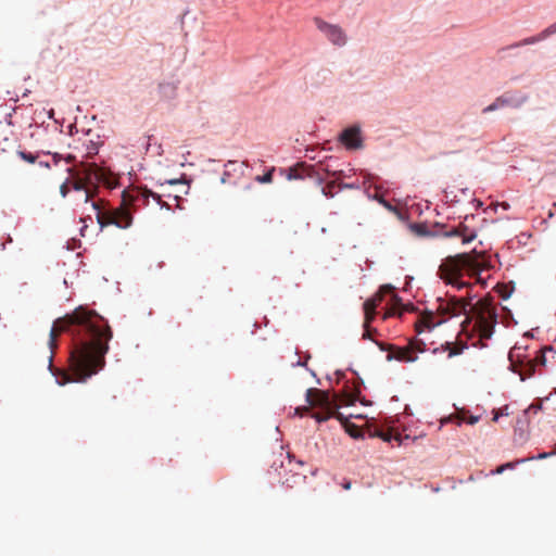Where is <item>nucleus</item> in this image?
<instances>
[{"label":"nucleus","mask_w":556,"mask_h":556,"mask_svg":"<svg viewBox=\"0 0 556 556\" xmlns=\"http://www.w3.org/2000/svg\"><path fill=\"white\" fill-rule=\"evenodd\" d=\"M72 337L70 368L74 379L63 372L59 384L71 381L85 382L105 366V355L113 331L108 320L97 312L79 306L72 313L54 320L49 336V369L52 370L53 351L58 346V337L62 333Z\"/></svg>","instance_id":"nucleus-1"},{"label":"nucleus","mask_w":556,"mask_h":556,"mask_svg":"<svg viewBox=\"0 0 556 556\" xmlns=\"http://www.w3.org/2000/svg\"><path fill=\"white\" fill-rule=\"evenodd\" d=\"M465 314L466 318L462 323V331L472 341L473 346L484 348V340L491 339L494 328L497 324L496 308L488 301L480 300L475 305L469 301L456 296L438 299L435 312H424L416 321L418 333L430 331L434 327L443 324L454 316Z\"/></svg>","instance_id":"nucleus-2"},{"label":"nucleus","mask_w":556,"mask_h":556,"mask_svg":"<svg viewBox=\"0 0 556 556\" xmlns=\"http://www.w3.org/2000/svg\"><path fill=\"white\" fill-rule=\"evenodd\" d=\"M491 267L490 261L483 252L476 250L445 257L438 269L439 277L446 283L463 289L469 287L464 277L476 278L478 283L484 285L481 273Z\"/></svg>","instance_id":"nucleus-3"},{"label":"nucleus","mask_w":556,"mask_h":556,"mask_svg":"<svg viewBox=\"0 0 556 556\" xmlns=\"http://www.w3.org/2000/svg\"><path fill=\"white\" fill-rule=\"evenodd\" d=\"M152 197L157 202H161V197L148 189H130L123 191L122 203L118 207L105 208L102 201L92 202V207L96 211L97 222L100 228L114 225L121 229H127L132 224L131 206H136L139 201L143 203Z\"/></svg>","instance_id":"nucleus-4"},{"label":"nucleus","mask_w":556,"mask_h":556,"mask_svg":"<svg viewBox=\"0 0 556 556\" xmlns=\"http://www.w3.org/2000/svg\"><path fill=\"white\" fill-rule=\"evenodd\" d=\"M68 174L72 176L73 181H70L72 188L76 191H85L84 202H89L93 197V190L99 182L112 187L105 169L99 167L94 163H80L79 166L67 168Z\"/></svg>","instance_id":"nucleus-5"},{"label":"nucleus","mask_w":556,"mask_h":556,"mask_svg":"<svg viewBox=\"0 0 556 556\" xmlns=\"http://www.w3.org/2000/svg\"><path fill=\"white\" fill-rule=\"evenodd\" d=\"M526 350L515 345L508 354L510 369L520 376L521 380L530 378L536 367L545 365V350H538L533 357L527 355Z\"/></svg>","instance_id":"nucleus-6"},{"label":"nucleus","mask_w":556,"mask_h":556,"mask_svg":"<svg viewBox=\"0 0 556 556\" xmlns=\"http://www.w3.org/2000/svg\"><path fill=\"white\" fill-rule=\"evenodd\" d=\"M380 350L388 351L387 359L412 363L417 361L418 353L425 352L426 344L420 340H412L406 346H396L387 343H378Z\"/></svg>","instance_id":"nucleus-7"},{"label":"nucleus","mask_w":556,"mask_h":556,"mask_svg":"<svg viewBox=\"0 0 556 556\" xmlns=\"http://www.w3.org/2000/svg\"><path fill=\"white\" fill-rule=\"evenodd\" d=\"M305 397L308 405L299 406L294 410V414L300 417L306 415L313 407H320L324 410L331 408L332 400L330 399L329 393L326 391L309 388L306 390Z\"/></svg>","instance_id":"nucleus-8"},{"label":"nucleus","mask_w":556,"mask_h":556,"mask_svg":"<svg viewBox=\"0 0 556 556\" xmlns=\"http://www.w3.org/2000/svg\"><path fill=\"white\" fill-rule=\"evenodd\" d=\"M315 24L317 28L321 30L333 45H345L346 37L341 27L328 24L320 18H315Z\"/></svg>","instance_id":"nucleus-9"},{"label":"nucleus","mask_w":556,"mask_h":556,"mask_svg":"<svg viewBox=\"0 0 556 556\" xmlns=\"http://www.w3.org/2000/svg\"><path fill=\"white\" fill-rule=\"evenodd\" d=\"M444 237H458L463 243H469L476 239L477 232L475 229L469 228L464 223H460L456 227H452L443 233Z\"/></svg>","instance_id":"nucleus-10"},{"label":"nucleus","mask_w":556,"mask_h":556,"mask_svg":"<svg viewBox=\"0 0 556 556\" xmlns=\"http://www.w3.org/2000/svg\"><path fill=\"white\" fill-rule=\"evenodd\" d=\"M340 140L349 149L362 148L361 129L358 127L346 128L342 131Z\"/></svg>","instance_id":"nucleus-11"},{"label":"nucleus","mask_w":556,"mask_h":556,"mask_svg":"<svg viewBox=\"0 0 556 556\" xmlns=\"http://www.w3.org/2000/svg\"><path fill=\"white\" fill-rule=\"evenodd\" d=\"M392 288L390 286H383L380 290L370 299L366 300L363 304L364 312H376L377 307L382 303L384 292H390Z\"/></svg>","instance_id":"nucleus-12"},{"label":"nucleus","mask_w":556,"mask_h":556,"mask_svg":"<svg viewBox=\"0 0 556 556\" xmlns=\"http://www.w3.org/2000/svg\"><path fill=\"white\" fill-rule=\"evenodd\" d=\"M496 100L498 101L500 105H502L503 108H506V106L518 108L525 102V98L516 97L515 94H513L510 92H506V93L497 97Z\"/></svg>","instance_id":"nucleus-13"},{"label":"nucleus","mask_w":556,"mask_h":556,"mask_svg":"<svg viewBox=\"0 0 556 556\" xmlns=\"http://www.w3.org/2000/svg\"><path fill=\"white\" fill-rule=\"evenodd\" d=\"M555 33H556V23H554L553 25H551L549 27L544 29L539 36L526 38L521 42L517 43L516 47H519V46H522V45H532V43L538 42V41H540L542 39H545L546 37H548L552 34H555Z\"/></svg>","instance_id":"nucleus-14"},{"label":"nucleus","mask_w":556,"mask_h":556,"mask_svg":"<svg viewBox=\"0 0 556 556\" xmlns=\"http://www.w3.org/2000/svg\"><path fill=\"white\" fill-rule=\"evenodd\" d=\"M376 312H364L363 339H371L372 332H377V330L370 326L376 317Z\"/></svg>","instance_id":"nucleus-15"},{"label":"nucleus","mask_w":556,"mask_h":556,"mask_svg":"<svg viewBox=\"0 0 556 556\" xmlns=\"http://www.w3.org/2000/svg\"><path fill=\"white\" fill-rule=\"evenodd\" d=\"M305 480H306L305 475L295 472V473H292L290 477L285 478L281 481V484L289 489H292L295 485L303 483Z\"/></svg>","instance_id":"nucleus-16"},{"label":"nucleus","mask_w":556,"mask_h":556,"mask_svg":"<svg viewBox=\"0 0 556 556\" xmlns=\"http://www.w3.org/2000/svg\"><path fill=\"white\" fill-rule=\"evenodd\" d=\"M176 85L173 83H162L159 85V91L162 97L166 99H172L176 96Z\"/></svg>","instance_id":"nucleus-17"},{"label":"nucleus","mask_w":556,"mask_h":556,"mask_svg":"<svg viewBox=\"0 0 556 556\" xmlns=\"http://www.w3.org/2000/svg\"><path fill=\"white\" fill-rule=\"evenodd\" d=\"M455 418L457 419V424L458 425H460L462 422H467L469 425H475L480 419L479 416L468 415V413L465 412V410L458 412L457 415L455 416Z\"/></svg>","instance_id":"nucleus-18"},{"label":"nucleus","mask_w":556,"mask_h":556,"mask_svg":"<svg viewBox=\"0 0 556 556\" xmlns=\"http://www.w3.org/2000/svg\"><path fill=\"white\" fill-rule=\"evenodd\" d=\"M466 348H467L466 343H458V344L453 345L452 343L447 342L445 344V350L448 351V357H453V356L462 354V352Z\"/></svg>","instance_id":"nucleus-19"},{"label":"nucleus","mask_w":556,"mask_h":556,"mask_svg":"<svg viewBox=\"0 0 556 556\" xmlns=\"http://www.w3.org/2000/svg\"><path fill=\"white\" fill-rule=\"evenodd\" d=\"M275 167H271L266 174L262 176H256L255 180L260 184H270L273 181V174H274Z\"/></svg>","instance_id":"nucleus-20"},{"label":"nucleus","mask_w":556,"mask_h":556,"mask_svg":"<svg viewBox=\"0 0 556 556\" xmlns=\"http://www.w3.org/2000/svg\"><path fill=\"white\" fill-rule=\"evenodd\" d=\"M332 413L329 410H324L321 413H314L312 417L316 419L317 422H323L331 418Z\"/></svg>","instance_id":"nucleus-21"},{"label":"nucleus","mask_w":556,"mask_h":556,"mask_svg":"<svg viewBox=\"0 0 556 556\" xmlns=\"http://www.w3.org/2000/svg\"><path fill=\"white\" fill-rule=\"evenodd\" d=\"M338 408H339V405L334 401H332L331 408L328 409V410L332 413L331 417H333V418H336V419H338L340 421H343L344 420V416L338 410Z\"/></svg>","instance_id":"nucleus-22"},{"label":"nucleus","mask_w":556,"mask_h":556,"mask_svg":"<svg viewBox=\"0 0 556 556\" xmlns=\"http://www.w3.org/2000/svg\"><path fill=\"white\" fill-rule=\"evenodd\" d=\"M18 155L21 156V159H23L24 161H26L30 164L35 163L38 157L36 154H33L30 152H25V151H18Z\"/></svg>","instance_id":"nucleus-23"},{"label":"nucleus","mask_w":556,"mask_h":556,"mask_svg":"<svg viewBox=\"0 0 556 556\" xmlns=\"http://www.w3.org/2000/svg\"><path fill=\"white\" fill-rule=\"evenodd\" d=\"M498 109H503L502 105H500L498 101L495 99L490 105L485 106L483 110H482V113H490V112H493V111H496Z\"/></svg>","instance_id":"nucleus-24"},{"label":"nucleus","mask_w":556,"mask_h":556,"mask_svg":"<svg viewBox=\"0 0 556 556\" xmlns=\"http://www.w3.org/2000/svg\"><path fill=\"white\" fill-rule=\"evenodd\" d=\"M70 180L67 179L60 186V193L63 198H65L70 192Z\"/></svg>","instance_id":"nucleus-25"},{"label":"nucleus","mask_w":556,"mask_h":556,"mask_svg":"<svg viewBox=\"0 0 556 556\" xmlns=\"http://www.w3.org/2000/svg\"><path fill=\"white\" fill-rule=\"evenodd\" d=\"M503 415H508V406H504L503 408L498 409L497 412H495L494 414V417H493V420L494 421H497L498 417L500 416H503Z\"/></svg>","instance_id":"nucleus-26"},{"label":"nucleus","mask_w":556,"mask_h":556,"mask_svg":"<svg viewBox=\"0 0 556 556\" xmlns=\"http://www.w3.org/2000/svg\"><path fill=\"white\" fill-rule=\"evenodd\" d=\"M542 408V404H531L528 409L525 412L526 414L534 413L536 414Z\"/></svg>","instance_id":"nucleus-27"},{"label":"nucleus","mask_w":556,"mask_h":556,"mask_svg":"<svg viewBox=\"0 0 556 556\" xmlns=\"http://www.w3.org/2000/svg\"><path fill=\"white\" fill-rule=\"evenodd\" d=\"M288 178H289V179H296V178H300V176H299V174H298V169H296V168H290V172H289Z\"/></svg>","instance_id":"nucleus-28"},{"label":"nucleus","mask_w":556,"mask_h":556,"mask_svg":"<svg viewBox=\"0 0 556 556\" xmlns=\"http://www.w3.org/2000/svg\"><path fill=\"white\" fill-rule=\"evenodd\" d=\"M505 468H513V464L510 463H507L506 465H502L500 466L497 469H496V472L497 473H502L504 471Z\"/></svg>","instance_id":"nucleus-29"},{"label":"nucleus","mask_w":556,"mask_h":556,"mask_svg":"<svg viewBox=\"0 0 556 556\" xmlns=\"http://www.w3.org/2000/svg\"><path fill=\"white\" fill-rule=\"evenodd\" d=\"M394 313H395V312H394V309H390V311L386 312V313L383 314V316H382V319H387V318H389L390 316H393V315H394Z\"/></svg>","instance_id":"nucleus-30"},{"label":"nucleus","mask_w":556,"mask_h":556,"mask_svg":"<svg viewBox=\"0 0 556 556\" xmlns=\"http://www.w3.org/2000/svg\"><path fill=\"white\" fill-rule=\"evenodd\" d=\"M65 161L66 163H73L75 161V156L72 155V154H68L66 157H65Z\"/></svg>","instance_id":"nucleus-31"},{"label":"nucleus","mask_w":556,"mask_h":556,"mask_svg":"<svg viewBox=\"0 0 556 556\" xmlns=\"http://www.w3.org/2000/svg\"><path fill=\"white\" fill-rule=\"evenodd\" d=\"M346 397H348L346 400L342 401L343 404L348 405V404H352L354 402V400L351 396L346 395Z\"/></svg>","instance_id":"nucleus-32"},{"label":"nucleus","mask_w":556,"mask_h":556,"mask_svg":"<svg viewBox=\"0 0 556 556\" xmlns=\"http://www.w3.org/2000/svg\"><path fill=\"white\" fill-rule=\"evenodd\" d=\"M237 165V162L236 161H229L227 164H226V167H230V166H235Z\"/></svg>","instance_id":"nucleus-33"},{"label":"nucleus","mask_w":556,"mask_h":556,"mask_svg":"<svg viewBox=\"0 0 556 556\" xmlns=\"http://www.w3.org/2000/svg\"><path fill=\"white\" fill-rule=\"evenodd\" d=\"M549 454L548 453H542L538 456L539 459L546 458Z\"/></svg>","instance_id":"nucleus-34"},{"label":"nucleus","mask_w":556,"mask_h":556,"mask_svg":"<svg viewBox=\"0 0 556 556\" xmlns=\"http://www.w3.org/2000/svg\"><path fill=\"white\" fill-rule=\"evenodd\" d=\"M343 488H344L345 490H350V489H351V482H345V483L343 484Z\"/></svg>","instance_id":"nucleus-35"},{"label":"nucleus","mask_w":556,"mask_h":556,"mask_svg":"<svg viewBox=\"0 0 556 556\" xmlns=\"http://www.w3.org/2000/svg\"><path fill=\"white\" fill-rule=\"evenodd\" d=\"M53 159H54V162L58 163L59 160L61 159V156L59 154H54L53 155Z\"/></svg>","instance_id":"nucleus-36"},{"label":"nucleus","mask_w":556,"mask_h":556,"mask_svg":"<svg viewBox=\"0 0 556 556\" xmlns=\"http://www.w3.org/2000/svg\"><path fill=\"white\" fill-rule=\"evenodd\" d=\"M168 182H169L170 185H174V184H177V182H178V180H175V179H174V180H168Z\"/></svg>","instance_id":"nucleus-37"},{"label":"nucleus","mask_w":556,"mask_h":556,"mask_svg":"<svg viewBox=\"0 0 556 556\" xmlns=\"http://www.w3.org/2000/svg\"><path fill=\"white\" fill-rule=\"evenodd\" d=\"M323 192H324L325 195H328V193L326 192L325 188L323 189Z\"/></svg>","instance_id":"nucleus-38"}]
</instances>
